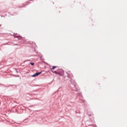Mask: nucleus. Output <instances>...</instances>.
<instances>
[{
  "label": "nucleus",
  "instance_id": "obj_1",
  "mask_svg": "<svg viewBox=\"0 0 127 127\" xmlns=\"http://www.w3.org/2000/svg\"><path fill=\"white\" fill-rule=\"evenodd\" d=\"M57 68V66H54L52 68H51V70L53 73L54 74H57L58 75H60V76H63L64 75V71L62 69H59L57 70V71H54L55 68Z\"/></svg>",
  "mask_w": 127,
  "mask_h": 127
},
{
  "label": "nucleus",
  "instance_id": "obj_2",
  "mask_svg": "<svg viewBox=\"0 0 127 127\" xmlns=\"http://www.w3.org/2000/svg\"><path fill=\"white\" fill-rule=\"evenodd\" d=\"M42 72H37L35 73L34 75L32 76V77H36V76H39V75H40Z\"/></svg>",
  "mask_w": 127,
  "mask_h": 127
},
{
  "label": "nucleus",
  "instance_id": "obj_3",
  "mask_svg": "<svg viewBox=\"0 0 127 127\" xmlns=\"http://www.w3.org/2000/svg\"><path fill=\"white\" fill-rule=\"evenodd\" d=\"M14 37L15 38H18L19 40L21 39L22 38L20 36H16Z\"/></svg>",
  "mask_w": 127,
  "mask_h": 127
},
{
  "label": "nucleus",
  "instance_id": "obj_4",
  "mask_svg": "<svg viewBox=\"0 0 127 127\" xmlns=\"http://www.w3.org/2000/svg\"><path fill=\"white\" fill-rule=\"evenodd\" d=\"M30 64H31L32 66H33V65H34V63H30Z\"/></svg>",
  "mask_w": 127,
  "mask_h": 127
}]
</instances>
